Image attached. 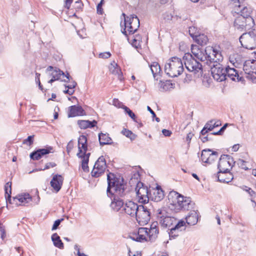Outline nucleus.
Returning <instances> with one entry per match:
<instances>
[{
	"label": "nucleus",
	"mask_w": 256,
	"mask_h": 256,
	"mask_svg": "<svg viewBox=\"0 0 256 256\" xmlns=\"http://www.w3.org/2000/svg\"><path fill=\"white\" fill-rule=\"evenodd\" d=\"M111 56L110 52H101L99 54V58H108Z\"/></svg>",
	"instance_id": "3c124183"
},
{
	"label": "nucleus",
	"mask_w": 256,
	"mask_h": 256,
	"mask_svg": "<svg viewBox=\"0 0 256 256\" xmlns=\"http://www.w3.org/2000/svg\"><path fill=\"white\" fill-rule=\"evenodd\" d=\"M73 147H74L73 142H72V140H70L68 143V144H67V146H66V150H67L68 152H70L71 151V150L72 149Z\"/></svg>",
	"instance_id": "6e6d98bb"
},
{
	"label": "nucleus",
	"mask_w": 256,
	"mask_h": 256,
	"mask_svg": "<svg viewBox=\"0 0 256 256\" xmlns=\"http://www.w3.org/2000/svg\"><path fill=\"white\" fill-rule=\"evenodd\" d=\"M136 196L139 199L138 202L142 204L138 206L137 204L132 201H129L124 204V206L122 209L121 212H124L128 215L132 216H136V220L140 218L138 213L140 211L144 212V199L143 192L144 191V184L142 182H138L135 188Z\"/></svg>",
	"instance_id": "f03ea898"
},
{
	"label": "nucleus",
	"mask_w": 256,
	"mask_h": 256,
	"mask_svg": "<svg viewBox=\"0 0 256 256\" xmlns=\"http://www.w3.org/2000/svg\"><path fill=\"white\" fill-rule=\"evenodd\" d=\"M242 46L248 50H253L256 48V28L252 30L244 33L240 38Z\"/></svg>",
	"instance_id": "0eeeda50"
},
{
	"label": "nucleus",
	"mask_w": 256,
	"mask_h": 256,
	"mask_svg": "<svg viewBox=\"0 0 256 256\" xmlns=\"http://www.w3.org/2000/svg\"><path fill=\"white\" fill-rule=\"evenodd\" d=\"M64 220V218L58 219L56 220L52 226V230H56L60 225L61 222Z\"/></svg>",
	"instance_id": "09e8293b"
},
{
	"label": "nucleus",
	"mask_w": 256,
	"mask_h": 256,
	"mask_svg": "<svg viewBox=\"0 0 256 256\" xmlns=\"http://www.w3.org/2000/svg\"><path fill=\"white\" fill-rule=\"evenodd\" d=\"M204 127L205 129H206L208 131H210L216 128V126H214V124H213V120H210L208 122Z\"/></svg>",
	"instance_id": "a18cd8bd"
},
{
	"label": "nucleus",
	"mask_w": 256,
	"mask_h": 256,
	"mask_svg": "<svg viewBox=\"0 0 256 256\" xmlns=\"http://www.w3.org/2000/svg\"><path fill=\"white\" fill-rule=\"evenodd\" d=\"M174 211L172 208H170V206H162L157 210L156 212V218L158 220L164 219L166 218L167 216H169L172 214V212Z\"/></svg>",
	"instance_id": "4be33fe9"
},
{
	"label": "nucleus",
	"mask_w": 256,
	"mask_h": 256,
	"mask_svg": "<svg viewBox=\"0 0 256 256\" xmlns=\"http://www.w3.org/2000/svg\"><path fill=\"white\" fill-rule=\"evenodd\" d=\"M124 17V22L120 23L121 32L126 37L128 35L133 34L140 26V20L138 18L134 15L126 16L122 13Z\"/></svg>",
	"instance_id": "7ed1b4c3"
},
{
	"label": "nucleus",
	"mask_w": 256,
	"mask_h": 256,
	"mask_svg": "<svg viewBox=\"0 0 256 256\" xmlns=\"http://www.w3.org/2000/svg\"><path fill=\"white\" fill-rule=\"evenodd\" d=\"M204 52L206 56V60L211 62L219 63L223 60V56L218 47L207 46L204 50Z\"/></svg>",
	"instance_id": "9d476101"
},
{
	"label": "nucleus",
	"mask_w": 256,
	"mask_h": 256,
	"mask_svg": "<svg viewBox=\"0 0 256 256\" xmlns=\"http://www.w3.org/2000/svg\"><path fill=\"white\" fill-rule=\"evenodd\" d=\"M192 136L193 134L192 133H188L186 136V140L188 142H190Z\"/></svg>",
	"instance_id": "774afa93"
},
{
	"label": "nucleus",
	"mask_w": 256,
	"mask_h": 256,
	"mask_svg": "<svg viewBox=\"0 0 256 256\" xmlns=\"http://www.w3.org/2000/svg\"><path fill=\"white\" fill-rule=\"evenodd\" d=\"M254 25V21L252 16H238L234 22L235 28L240 31L248 30Z\"/></svg>",
	"instance_id": "6e6552de"
},
{
	"label": "nucleus",
	"mask_w": 256,
	"mask_h": 256,
	"mask_svg": "<svg viewBox=\"0 0 256 256\" xmlns=\"http://www.w3.org/2000/svg\"><path fill=\"white\" fill-rule=\"evenodd\" d=\"M160 88L164 91L170 90L174 88V84L172 83L170 80H166L165 82L160 81Z\"/></svg>",
	"instance_id": "58836bf2"
},
{
	"label": "nucleus",
	"mask_w": 256,
	"mask_h": 256,
	"mask_svg": "<svg viewBox=\"0 0 256 256\" xmlns=\"http://www.w3.org/2000/svg\"><path fill=\"white\" fill-rule=\"evenodd\" d=\"M76 86V82L74 81L72 82L70 84L65 86L68 88H74Z\"/></svg>",
	"instance_id": "e2e57ef3"
},
{
	"label": "nucleus",
	"mask_w": 256,
	"mask_h": 256,
	"mask_svg": "<svg viewBox=\"0 0 256 256\" xmlns=\"http://www.w3.org/2000/svg\"><path fill=\"white\" fill-rule=\"evenodd\" d=\"M218 154L210 149L204 150L202 152L201 160L204 163L210 164L218 158Z\"/></svg>",
	"instance_id": "a211bd4d"
},
{
	"label": "nucleus",
	"mask_w": 256,
	"mask_h": 256,
	"mask_svg": "<svg viewBox=\"0 0 256 256\" xmlns=\"http://www.w3.org/2000/svg\"><path fill=\"white\" fill-rule=\"evenodd\" d=\"M85 114L84 110L79 106H72L69 108L68 117H74Z\"/></svg>",
	"instance_id": "393cba45"
},
{
	"label": "nucleus",
	"mask_w": 256,
	"mask_h": 256,
	"mask_svg": "<svg viewBox=\"0 0 256 256\" xmlns=\"http://www.w3.org/2000/svg\"><path fill=\"white\" fill-rule=\"evenodd\" d=\"M216 177L218 181L224 183H228L234 178L233 175L230 172H218Z\"/></svg>",
	"instance_id": "bb28decb"
},
{
	"label": "nucleus",
	"mask_w": 256,
	"mask_h": 256,
	"mask_svg": "<svg viewBox=\"0 0 256 256\" xmlns=\"http://www.w3.org/2000/svg\"><path fill=\"white\" fill-rule=\"evenodd\" d=\"M108 186L107 194L108 196L114 195V198L110 204L111 208L114 211L120 210L124 206V200L119 198L124 196L128 192L126 184L123 180L118 178L112 173L107 174Z\"/></svg>",
	"instance_id": "f257e3e1"
},
{
	"label": "nucleus",
	"mask_w": 256,
	"mask_h": 256,
	"mask_svg": "<svg viewBox=\"0 0 256 256\" xmlns=\"http://www.w3.org/2000/svg\"><path fill=\"white\" fill-rule=\"evenodd\" d=\"M162 226L164 228L170 227L174 223L176 222V220L173 216L172 214L169 216H167L164 219L158 220Z\"/></svg>",
	"instance_id": "2f4dec72"
},
{
	"label": "nucleus",
	"mask_w": 256,
	"mask_h": 256,
	"mask_svg": "<svg viewBox=\"0 0 256 256\" xmlns=\"http://www.w3.org/2000/svg\"><path fill=\"white\" fill-rule=\"evenodd\" d=\"M186 223L184 220H180L178 222L170 229V236L173 234L176 231H182L185 230Z\"/></svg>",
	"instance_id": "ea45409f"
},
{
	"label": "nucleus",
	"mask_w": 256,
	"mask_h": 256,
	"mask_svg": "<svg viewBox=\"0 0 256 256\" xmlns=\"http://www.w3.org/2000/svg\"><path fill=\"white\" fill-rule=\"evenodd\" d=\"M97 122L95 120L90 121L88 120H78V124L81 129L92 128L96 126Z\"/></svg>",
	"instance_id": "473e14b6"
},
{
	"label": "nucleus",
	"mask_w": 256,
	"mask_h": 256,
	"mask_svg": "<svg viewBox=\"0 0 256 256\" xmlns=\"http://www.w3.org/2000/svg\"><path fill=\"white\" fill-rule=\"evenodd\" d=\"M0 231L1 232V237L4 239L6 236V232L3 226H0Z\"/></svg>",
	"instance_id": "0e129e2a"
},
{
	"label": "nucleus",
	"mask_w": 256,
	"mask_h": 256,
	"mask_svg": "<svg viewBox=\"0 0 256 256\" xmlns=\"http://www.w3.org/2000/svg\"><path fill=\"white\" fill-rule=\"evenodd\" d=\"M54 152V148L52 146H48L44 148H38L30 154V158L34 160H38L43 156Z\"/></svg>",
	"instance_id": "dca6fc26"
},
{
	"label": "nucleus",
	"mask_w": 256,
	"mask_h": 256,
	"mask_svg": "<svg viewBox=\"0 0 256 256\" xmlns=\"http://www.w3.org/2000/svg\"><path fill=\"white\" fill-rule=\"evenodd\" d=\"M226 79L229 78L233 81L240 82L243 80L242 76L238 74L237 70L234 68H231L230 66L225 68Z\"/></svg>",
	"instance_id": "6ab92c4d"
},
{
	"label": "nucleus",
	"mask_w": 256,
	"mask_h": 256,
	"mask_svg": "<svg viewBox=\"0 0 256 256\" xmlns=\"http://www.w3.org/2000/svg\"><path fill=\"white\" fill-rule=\"evenodd\" d=\"M234 2L236 7L240 8V4L244 0H231Z\"/></svg>",
	"instance_id": "052dcab7"
},
{
	"label": "nucleus",
	"mask_w": 256,
	"mask_h": 256,
	"mask_svg": "<svg viewBox=\"0 0 256 256\" xmlns=\"http://www.w3.org/2000/svg\"><path fill=\"white\" fill-rule=\"evenodd\" d=\"M128 256H142V253L141 252L136 251L134 254H132V252L130 250V248H128Z\"/></svg>",
	"instance_id": "5fc2aeb1"
},
{
	"label": "nucleus",
	"mask_w": 256,
	"mask_h": 256,
	"mask_svg": "<svg viewBox=\"0 0 256 256\" xmlns=\"http://www.w3.org/2000/svg\"><path fill=\"white\" fill-rule=\"evenodd\" d=\"M120 105L119 106V108H121L122 109H124L126 114H127L133 120H134L136 122L138 123L140 127L142 126V122L139 123L138 120L136 119L135 114L132 112V110H130L126 106L124 105L122 102H120Z\"/></svg>",
	"instance_id": "e433bc0d"
},
{
	"label": "nucleus",
	"mask_w": 256,
	"mask_h": 256,
	"mask_svg": "<svg viewBox=\"0 0 256 256\" xmlns=\"http://www.w3.org/2000/svg\"><path fill=\"white\" fill-rule=\"evenodd\" d=\"M56 166V164L55 163H54V162H48V163L46 164L44 168H43V169L41 168V169H40L39 170H45L48 169L50 168H54Z\"/></svg>",
	"instance_id": "864d4df0"
},
{
	"label": "nucleus",
	"mask_w": 256,
	"mask_h": 256,
	"mask_svg": "<svg viewBox=\"0 0 256 256\" xmlns=\"http://www.w3.org/2000/svg\"><path fill=\"white\" fill-rule=\"evenodd\" d=\"M122 133L126 137L130 138V140H133L134 138V135L132 132L130 130L126 128H124L122 131Z\"/></svg>",
	"instance_id": "37998d69"
},
{
	"label": "nucleus",
	"mask_w": 256,
	"mask_h": 256,
	"mask_svg": "<svg viewBox=\"0 0 256 256\" xmlns=\"http://www.w3.org/2000/svg\"><path fill=\"white\" fill-rule=\"evenodd\" d=\"M46 72H50L49 74L50 76H52L53 78L58 80L61 79V76H64V73L60 69L57 68H54L52 66H49L46 68Z\"/></svg>",
	"instance_id": "a878e982"
},
{
	"label": "nucleus",
	"mask_w": 256,
	"mask_h": 256,
	"mask_svg": "<svg viewBox=\"0 0 256 256\" xmlns=\"http://www.w3.org/2000/svg\"><path fill=\"white\" fill-rule=\"evenodd\" d=\"M194 28H190L189 30L190 34L199 44L203 45L206 44L208 39L207 36L204 34H192L191 32Z\"/></svg>",
	"instance_id": "cd10ccee"
},
{
	"label": "nucleus",
	"mask_w": 256,
	"mask_h": 256,
	"mask_svg": "<svg viewBox=\"0 0 256 256\" xmlns=\"http://www.w3.org/2000/svg\"><path fill=\"white\" fill-rule=\"evenodd\" d=\"M144 228H138V232L130 234L128 236L133 240L138 242H142L144 240Z\"/></svg>",
	"instance_id": "7c9ffc66"
},
{
	"label": "nucleus",
	"mask_w": 256,
	"mask_h": 256,
	"mask_svg": "<svg viewBox=\"0 0 256 256\" xmlns=\"http://www.w3.org/2000/svg\"><path fill=\"white\" fill-rule=\"evenodd\" d=\"M98 139L100 144L101 146L110 144L112 143V140L108 134H103L102 132L99 134Z\"/></svg>",
	"instance_id": "c9c22d12"
},
{
	"label": "nucleus",
	"mask_w": 256,
	"mask_h": 256,
	"mask_svg": "<svg viewBox=\"0 0 256 256\" xmlns=\"http://www.w3.org/2000/svg\"><path fill=\"white\" fill-rule=\"evenodd\" d=\"M88 162V160L87 158L85 160L82 159V168L83 170L85 172H88L89 171Z\"/></svg>",
	"instance_id": "c03bdc74"
},
{
	"label": "nucleus",
	"mask_w": 256,
	"mask_h": 256,
	"mask_svg": "<svg viewBox=\"0 0 256 256\" xmlns=\"http://www.w3.org/2000/svg\"><path fill=\"white\" fill-rule=\"evenodd\" d=\"M87 138L86 136L81 135L78 140V152L76 154L78 157H80L82 155V150L86 152L88 150Z\"/></svg>",
	"instance_id": "b1692460"
},
{
	"label": "nucleus",
	"mask_w": 256,
	"mask_h": 256,
	"mask_svg": "<svg viewBox=\"0 0 256 256\" xmlns=\"http://www.w3.org/2000/svg\"><path fill=\"white\" fill-rule=\"evenodd\" d=\"M145 221H147V220H150V212L147 210L146 208H145Z\"/></svg>",
	"instance_id": "680f3d73"
},
{
	"label": "nucleus",
	"mask_w": 256,
	"mask_h": 256,
	"mask_svg": "<svg viewBox=\"0 0 256 256\" xmlns=\"http://www.w3.org/2000/svg\"><path fill=\"white\" fill-rule=\"evenodd\" d=\"M226 71L225 68L220 63L214 65L211 68L213 78L218 82H222L226 80Z\"/></svg>",
	"instance_id": "f8f14e48"
},
{
	"label": "nucleus",
	"mask_w": 256,
	"mask_h": 256,
	"mask_svg": "<svg viewBox=\"0 0 256 256\" xmlns=\"http://www.w3.org/2000/svg\"><path fill=\"white\" fill-rule=\"evenodd\" d=\"M251 12L250 8L244 7L240 10L241 14L239 16H244V17L251 16Z\"/></svg>",
	"instance_id": "79ce46f5"
},
{
	"label": "nucleus",
	"mask_w": 256,
	"mask_h": 256,
	"mask_svg": "<svg viewBox=\"0 0 256 256\" xmlns=\"http://www.w3.org/2000/svg\"><path fill=\"white\" fill-rule=\"evenodd\" d=\"M162 133L165 136H170L172 134L171 131L166 129H163Z\"/></svg>",
	"instance_id": "4d7b16f0"
},
{
	"label": "nucleus",
	"mask_w": 256,
	"mask_h": 256,
	"mask_svg": "<svg viewBox=\"0 0 256 256\" xmlns=\"http://www.w3.org/2000/svg\"><path fill=\"white\" fill-rule=\"evenodd\" d=\"M146 190V197L148 202L149 200L154 202H160L162 200L164 196V192L160 186H156V187L150 186L148 188L145 186Z\"/></svg>",
	"instance_id": "1a4fd4ad"
},
{
	"label": "nucleus",
	"mask_w": 256,
	"mask_h": 256,
	"mask_svg": "<svg viewBox=\"0 0 256 256\" xmlns=\"http://www.w3.org/2000/svg\"><path fill=\"white\" fill-rule=\"evenodd\" d=\"M238 165L240 167L244 169L245 170H246L248 169V168H247L246 166V162L244 161L242 159H238L236 161Z\"/></svg>",
	"instance_id": "49530a36"
},
{
	"label": "nucleus",
	"mask_w": 256,
	"mask_h": 256,
	"mask_svg": "<svg viewBox=\"0 0 256 256\" xmlns=\"http://www.w3.org/2000/svg\"><path fill=\"white\" fill-rule=\"evenodd\" d=\"M64 178L60 174L54 175L50 182L51 186L58 192L61 188L63 184Z\"/></svg>",
	"instance_id": "5701e85b"
},
{
	"label": "nucleus",
	"mask_w": 256,
	"mask_h": 256,
	"mask_svg": "<svg viewBox=\"0 0 256 256\" xmlns=\"http://www.w3.org/2000/svg\"><path fill=\"white\" fill-rule=\"evenodd\" d=\"M240 148V144H236L233 146L232 147V150L233 152H237Z\"/></svg>",
	"instance_id": "338daca9"
},
{
	"label": "nucleus",
	"mask_w": 256,
	"mask_h": 256,
	"mask_svg": "<svg viewBox=\"0 0 256 256\" xmlns=\"http://www.w3.org/2000/svg\"><path fill=\"white\" fill-rule=\"evenodd\" d=\"M147 110L150 112L152 114V118H156V120L157 122H159L160 121V120L158 118L156 117V115L154 113V112L152 110V108L149 106H147Z\"/></svg>",
	"instance_id": "603ef678"
},
{
	"label": "nucleus",
	"mask_w": 256,
	"mask_h": 256,
	"mask_svg": "<svg viewBox=\"0 0 256 256\" xmlns=\"http://www.w3.org/2000/svg\"><path fill=\"white\" fill-rule=\"evenodd\" d=\"M186 219L188 224L194 225L198 221V214L194 210L191 211Z\"/></svg>",
	"instance_id": "f704fd0d"
},
{
	"label": "nucleus",
	"mask_w": 256,
	"mask_h": 256,
	"mask_svg": "<svg viewBox=\"0 0 256 256\" xmlns=\"http://www.w3.org/2000/svg\"><path fill=\"white\" fill-rule=\"evenodd\" d=\"M179 200L178 204H176V207L174 208V212H178L181 210H188L192 208L193 204L190 198L182 196Z\"/></svg>",
	"instance_id": "2eb2a0df"
},
{
	"label": "nucleus",
	"mask_w": 256,
	"mask_h": 256,
	"mask_svg": "<svg viewBox=\"0 0 256 256\" xmlns=\"http://www.w3.org/2000/svg\"><path fill=\"white\" fill-rule=\"evenodd\" d=\"M184 70L182 60L176 56L170 58L164 66V71L167 75L174 78L180 76Z\"/></svg>",
	"instance_id": "20e7f679"
},
{
	"label": "nucleus",
	"mask_w": 256,
	"mask_h": 256,
	"mask_svg": "<svg viewBox=\"0 0 256 256\" xmlns=\"http://www.w3.org/2000/svg\"><path fill=\"white\" fill-rule=\"evenodd\" d=\"M52 240L56 247L60 249L64 248V244L61 240L60 237L56 233L52 234Z\"/></svg>",
	"instance_id": "4c0bfd02"
},
{
	"label": "nucleus",
	"mask_w": 256,
	"mask_h": 256,
	"mask_svg": "<svg viewBox=\"0 0 256 256\" xmlns=\"http://www.w3.org/2000/svg\"><path fill=\"white\" fill-rule=\"evenodd\" d=\"M90 155V153L88 152L86 153V152L82 150V155H80V157H78L80 158L85 160L86 158H88V160L89 161V158Z\"/></svg>",
	"instance_id": "8fccbe9b"
},
{
	"label": "nucleus",
	"mask_w": 256,
	"mask_h": 256,
	"mask_svg": "<svg viewBox=\"0 0 256 256\" xmlns=\"http://www.w3.org/2000/svg\"><path fill=\"white\" fill-rule=\"evenodd\" d=\"M97 13L99 14H103V9L101 4H98L96 7Z\"/></svg>",
	"instance_id": "bf43d9fd"
},
{
	"label": "nucleus",
	"mask_w": 256,
	"mask_h": 256,
	"mask_svg": "<svg viewBox=\"0 0 256 256\" xmlns=\"http://www.w3.org/2000/svg\"><path fill=\"white\" fill-rule=\"evenodd\" d=\"M182 195L175 191H171L169 192L168 196V202L170 208H172L174 210L175 207H176V204H178L179 199H180V197H182Z\"/></svg>",
	"instance_id": "412c9836"
},
{
	"label": "nucleus",
	"mask_w": 256,
	"mask_h": 256,
	"mask_svg": "<svg viewBox=\"0 0 256 256\" xmlns=\"http://www.w3.org/2000/svg\"><path fill=\"white\" fill-rule=\"evenodd\" d=\"M73 0H65V8L68 9H69L71 4L72 3Z\"/></svg>",
	"instance_id": "69168bd1"
},
{
	"label": "nucleus",
	"mask_w": 256,
	"mask_h": 256,
	"mask_svg": "<svg viewBox=\"0 0 256 256\" xmlns=\"http://www.w3.org/2000/svg\"><path fill=\"white\" fill-rule=\"evenodd\" d=\"M142 43V40L140 41V40H139V36H136L134 39V41L132 42V46H135V48H137L138 50V52H140L141 54H142V52L140 50L138 49L139 48H141V44H140V43Z\"/></svg>",
	"instance_id": "a19ab883"
},
{
	"label": "nucleus",
	"mask_w": 256,
	"mask_h": 256,
	"mask_svg": "<svg viewBox=\"0 0 256 256\" xmlns=\"http://www.w3.org/2000/svg\"><path fill=\"white\" fill-rule=\"evenodd\" d=\"M244 190L248 192V193L251 196H253L254 194H256V192L250 188L246 186V189H244Z\"/></svg>",
	"instance_id": "13d9d810"
},
{
	"label": "nucleus",
	"mask_w": 256,
	"mask_h": 256,
	"mask_svg": "<svg viewBox=\"0 0 256 256\" xmlns=\"http://www.w3.org/2000/svg\"><path fill=\"white\" fill-rule=\"evenodd\" d=\"M157 222H154L151 225L145 227V241L154 242L158 237V230Z\"/></svg>",
	"instance_id": "ddd939ff"
},
{
	"label": "nucleus",
	"mask_w": 256,
	"mask_h": 256,
	"mask_svg": "<svg viewBox=\"0 0 256 256\" xmlns=\"http://www.w3.org/2000/svg\"><path fill=\"white\" fill-rule=\"evenodd\" d=\"M230 62L234 67H238L242 62L241 56L236 53H232L229 56Z\"/></svg>",
	"instance_id": "72a5a7b5"
},
{
	"label": "nucleus",
	"mask_w": 256,
	"mask_h": 256,
	"mask_svg": "<svg viewBox=\"0 0 256 256\" xmlns=\"http://www.w3.org/2000/svg\"><path fill=\"white\" fill-rule=\"evenodd\" d=\"M234 163L233 158L230 156L225 154L221 156L218 164V172H230Z\"/></svg>",
	"instance_id": "9b49d317"
},
{
	"label": "nucleus",
	"mask_w": 256,
	"mask_h": 256,
	"mask_svg": "<svg viewBox=\"0 0 256 256\" xmlns=\"http://www.w3.org/2000/svg\"><path fill=\"white\" fill-rule=\"evenodd\" d=\"M256 60H247L244 64L243 70L245 74H248L246 77L248 78L253 80L254 78V74H256Z\"/></svg>",
	"instance_id": "f3484780"
},
{
	"label": "nucleus",
	"mask_w": 256,
	"mask_h": 256,
	"mask_svg": "<svg viewBox=\"0 0 256 256\" xmlns=\"http://www.w3.org/2000/svg\"><path fill=\"white\" fill-rule=\"evenodd\" d=\"M191 52L192 56L198 60L203 62L206 60V56L204 52V50L200 48L198 46L192 45L191 48Z\"/></svg>",
	"instance_id": "aec40b11"
},
{
	"label": "nucleus",
	"mask_w": 256,
	"mask_h": 256,
	"mask_svg": "<svg viewBox=\"0 0 256 256\" xmlns=\"http://www.w3.org/2000/svg\"><path fill=\"white\" fill-rule=\"evenodd\" d=\"M12 182H8L4 186L5 197L7 202L10 204H15L16 206L24 205L28 204L32 200V198L28 194L18 195L11 198Z\"/></svg>",
	"instance_id": "39448f33"
},
{
	"label": "nucleus",
	"mask_w": 256,
	"mask_h": 256,
	"mask_svg": "<svg viewBox=\"0 0 256 256\" xmlns=\"http://www.w3.org/2000/svg\"><path fill=\"white\" fill-rule=\"evenodd\" d=\"M183 61L186 69L198 76L202 73V65L196 60L192 54H186L183 56Z\"/></svg>",
	"instance_id": "423d86ee"
},
{
	"label": "nucleus",
	"mask_w": 256,
	"mask_h": 256,
	"mask_svg": "<svg viewBox=\"0 0 256 256\" xmlns=\"http://www.w3.org/2000/svg\"><path fill=\"white\" fill-rule=\"evenodd\" d=\"M109 70L110 73L118 76V78L120 81H122L124 80L121 70L118 68L117 64L114 62L110 64L109 66Z\"/></svg>",
	"instance_id": "c756f323"
},
{
	"label": "nucleus",
	"mask_w": 256,
	"mask_h": 256,
	"mask_svg": "<svg viewBox=\"0 0 256 256\" xmlns=\"http://www.w3.org/2000/svg\"><path fill=\"white\" fill-rule=\"evenodd\" d=\"M106 168V162L103 156H100L96 162L92 172V176L98 178L103 174Z\"/></svg>",
	"instance_id": "4468645a"
},
{
	"label": "nucleus",
	"mask_w": 256,
	"mask_h": 256,
	"mask_svg": "<svg viewBox=\"0 0 256 256\" xmlns=\"http://www.w3.org/2000/svg\"><path fill=\"white\" fill-rule=\"evenodd\" d=\"M148 70L152 72L153 77L155 80H158L160 76V67L157 62H153L149 66Z\"/></svg>",
	"instance_id": "c85d7f7f"
},
{
	"label": "nucleus",
	"mask_w": 256,
	"mask_h": 256,
	"mask_svg": "<svg viewBox=\"0 0 256 256\" xmlns=\"http://www.w3.org/2000/svg\"><path fill=\"white\" fill-rule=\"evenodd\" d=\"M34 136H30L28 138L23 141L24 144H26L28 146H31L34 142Z\"/></svg>",
	"instance_id": "de8ad7c7"
}]
</instances>
